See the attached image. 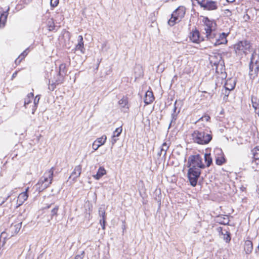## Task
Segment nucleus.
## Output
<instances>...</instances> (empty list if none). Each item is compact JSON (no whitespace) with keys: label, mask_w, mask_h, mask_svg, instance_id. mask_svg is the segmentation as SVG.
<instances>
[{"label":"nucleus","mask_w":259,"mask_h":259,"mask_svg":"<svg viewBox=\"0 0 259 259\" xmlns=\"http://www.w3.org/2000/svg\"><path fill=\"white\" fill-rule=\"evenodd\" d=\"M218 222L220 224L227 225L229 223V220L228 218H225L224 217H220L219 218Z\"/></svg>","instance_id":"obj_37"},{"label":"nucleus","mask_w":259,"mask_h":259,"mask_svg":"<svg viewBox=\"0 0 259 259\" xmlns=\"http://www.w3.org/2000/svg\"><path fill=\"white\" fill-rule=\"evenodd\" d=\"M118 104L119 106L121 111L127 112L130 109V104L128 102V98L127 96H123L118 102Z\"/></svg>","instance_id":"obj_11"},{"label":"nucleus","mask_w":259,"mask_h":259,"mask_svg":"<svg viewBox=\"0 0 259 259\" xmlns=\"http://www.w3.org/2000/svg\"><path fill=\"white\" fill-rule=\"evenodd\" d=\"M5 244V241H4L3 244V246Z\"/></svg>","instance_id":"obj_50"},{"label":"nucleus","mask_w":259,"mask_h":259,"mask_svg":"<svg viewBox=\"0 0 259 259\" xmlns=\"http://www.w3.org/2000/svg\"><path fill=\"white\" fill-rule=\"evenodd\" d=\"M82 171V165L79 164L74 167L73 171H72L69 178H72L73 181H76L77 178H79L81 175Z\"/></svg>","instance_id":"obj_15"},{"label":"nucleus","mask_w":259,"mask_h":259,"mask_svg":"<svg viewBox=\"0 0 259 259\" xmlns=\"http://www.w3.org/2000/svg\"><path fill=\"white\" fill-rule=\"evenodd\" d=\"M59 2V0H51L50 5L52 7L55 8L58 6Z\"/></svg>","instance_id":"obj_39"},{"label":"nucleus","mask_w":259,"mask_h":259,"mask_svg":"<svg viewBox=\"0 0 259 259\" xmlns=\"http://www.w3.org/2000/svg\"><path fill=\"white\" fill-rule=\"evenodd\" d=\"M259 72V55L255 52L252 54L249 64V75L250 78L254 79Z\"/></svg>","instance_id":"obj_6"},{"label":"nucleus","mask_w":259,"mask_h":259,"mask_svg":"<svg viewBox=\"0 0 259 259\" xmlns=\"http://www.w3.org/2000/svg\"><path fill=\"white\" fill-rule=\"evenodd\" d=\"M215 163L218 165H222L226 162L224 154L222 149L219 148H215L213 151Z\"/></svg>","instance_id":"obj_10"},{"label":"nucleus","mask_w":259,"mask_h":259,"mask_svg":"<svg viewBox=\"0 0 259 259\" xmlns=\"http://www.w3.org/2000/svg\"><path fill=\"white\" fill-rule=\"evenodd\" d=\"M193 142L199 145L208 144L212 139V134L208 126L195 130L191 134Z\"/></svg>","instance_id":"obj_1"},{"label":"nucleus","mask_w":259,"mask_h":259,"mask_svg":"<svg viewBox=\"0 0 259 259\" xmlns=\"http://www.w3.org/2000/svg\"><path fill=\"white\" fill-rule=\"evenodd\" d=\"M228 36V34L225 33V32H223L220 33L219 35V37L216 38L215 41L214 43V46H217L220 45H225L227 44L228 40L227 39V36Z\"/></svg>","instance_id":"obj_16"},{"label":"nucleus","mask_w":259,"mask_h":259,"mask_svg":"<svg viewBox=\"0 0 259 259\" xmlns=\"http://www.w3.org/2000/svg\"><path fill=\"white\" fill-rule=\"evenodd\" d=\"M54 169V167H52L44 172L35 185L36 191L41 192L51 186L53 180Z\"/></svg>","instance_id":"obj_2"},{"label":"nucleus","mask_w":259,"mask_h":259,"mask_svg":"<svg viewBox=\"0 0 259 259\" xmlns=\"http://www.w3.org/2000/svg\"><path fill=\"white\" fill-rule=\"evenodd\" d=\"M235 85L236 83L234 79L229 78L226 80L225 84V88L227 90L231 91L234 89Z\"/></svg>","instance_id":"obj_21"},{"label":"nucleus","mask_w":259,"mask_h":259,"mask_svg":"<svg viewBox=\"0 0 259 259\" xmlns=\"http://www.w3.org/2000/svg\"><path fill=\"white\" fill-rule=\"evenodd\" d=\"M8 13L7 12H3L0 16V28L4 27L6 23Z\"/></svg>","instance_id":"obj_25"},{"label":"nucleus","mask_w":259,"mask_h":259,"mask_svg":"<svg viewBox=\"0 0 259 259\" xmlns=\"http://www.w3.org/2000/svg\"><path fill=\"white\" fill-rule=\"evenodd\" d=\"M92 147L93 149L95 151H96L100 147V146H98V145L97 143H96L95 141H94V143H93Z\"/></svg>","instance_id":"obj_42"},{"label":"nucleus","mask_w":259,"mask_h":259,"mask_svg":"<svg viewBox=\"0 0 259 259\" xmlns=\"http://www.w3.org/2000/svg\"><path fill=\"white\" fill-rule=\"evenodd\" d=\"M169 147V144H167L166 142H164L162 144L161 147V149H160L161 154L162 153V152H163L164 153L163 154L165 155L166 154V151L168 149Z\"/></svg>","instance_id":"obj_34"},{"label":"nucleus","mask_w":259,"mask_h":259,"mask_svg":"<svg viewBox=\"0 0 259 259\" xmlns=\"http://www.w3.org/2000/svg\"><path fill=\"white\" fill-rule=\"evenodd\" d=\"M17 75V72H15V73H13L12 77H14L15 76V75Z\"/></svg>","instance_id":"obj_48"},{"label":"nucleus","mask_w":259,"mask_h":259,"mask_svg":"<svg viewBox=\"0 0 259 259\" xmlns=\"http://www.w3.org/2000/svg\"><path fill=\"white\" fill-rule=\"evenodd\" d=\"M59 209V207L58 205H56L54 208H53L51 210V219H52L54 217H57L58 213V210Z\"/></svg>","instance_id":"obj_35"},{"label":"nucleus","mask_w":259,"mask_h":259,"mask_svg":"<svg viewBox=\"0 0 259 259\" xmlns=\"http://www.w3.org/2000/svg\"><path fill=\"white\" fill-rule=\"evenodd\" d=\"M253 249L252 242L249 240H247L244 242V250L246 254H250Z\"/></svg>","instance_id":"obj_22"},{"label":"nucleus","mask_w":259,"mask_h":259,"mask_svg":"<svg viewBox=\"0 0 259 259\" xmlns=\"http://www.w3.org/2000/svg\"><path fill=\"white\" fill-rule=\"evenodd\" d=\"M100 223L102 226V229H105V223H106V219H101L100 220Z\"/></svg>","instance_id":"obj_40"},{"label":"nucleus","mask_w":259,"mask_h":259,"mask_svg":"<svg viewBox=\"0 0 259 259\" xmlns=\"http://www.w3.org/2000/svg\"><path fill=\"white\" fill-rule=\"evenodd\" d=\"M34 98V94L33 93H29L25 99L24 106L25 108H27V105L31 102L32 100Z\"/></svg>","instance_id":"obj_27"},{"label":"nucleus","mask_w":259,"mask_h":259,"mask_svg":"<svg viewBox=\"0 0 259 259\" xmlns=\"http://www.w3.org/2000/svg\"><path fill=\"white\" fill-rule=\"evenodd\" d=\"M22 227V222L18 223H12L11 225L9 231L11 232V236H13L17 234Z\"/></svg>","instance_id":"obj_17"},{"label":"nucleus","mask_w":259,"mask_h":259,"mask_svg":"<svg viewBox=\"0 0 259 259\" xmlns=\"http://www.w3.org/2000/svg\"><path fill=\"white\" fill-rule=\"evenodd\" d=\"M188 166L199 168L201 169L205 167V165L202 161V158L199 154L191 155L188 158Z\"/></svg>","instance_id":"obj_8"},{"label":"nucleus","mask_w":259,"mask_h":259,"mask_svg":"<svg viewBox=\"0 0 259 259\" xmlns=\"http://www.w3.org/2000/svg\"><path fill=\"white\" fill-rule=\"evenodd\" d=\"M39 99L40 98L38 96H36L34 99V101H33V108L32 109V114H34L35 111H36V108L37 107V105L38 104V102H39Z\"/></svg>","instance_id":"obj_33"},{"label":"nucleus","mask_w":259,"mask_h":259,"mask_svg":"<svg viewBox=\"0 0 259 259\" xmlns=\"http://www.w3.org/2000/svg\"><path fill=\"white\" fill-rule=\"evenodd\" d=\"M210 119V117L208 115H204L198 119V122L203 120L208 121Z\"/></svg>","instance_id":"obj_38"},{"label":"nucleus","mask_w":259,"mask_h":259,"mask_svg":"<svg viewBox=\"0 0 259 259\" xmlns=\"http://www.w3.org/2000/svg\"><path fill=\"white\" fill-rule=\"evenodd\" d=\"M217 231L220 234L224 236L223 239L226 242H229L230 241L231 236L229 232L228 228L227 229H224L223 230V228L221 227H220L217 228Z\"/></svg>","instance_id":"obj_18"},{"label":"nucleus","mask_w":259,"mask_h":259,"mask_svg":"<svg viewBox=\"0 0 259 259\" xmlns=\"http://www.w3.org/2000/svg\"><path fill=\"white\" fill-rule=\"evenodd\" d=\"M64 79L65 76L64 74H59V73H58L57 74V78L55 80V83L58 85L62 84L63 83Z\"/></svg>","instance_id":"obj_31"},{"label":"nucleus","mask_w":259,"mask_h":259,"mask_svg":"<svg viewBox=\"0 0 259 259\" xmlns=\"http://www.w3.org/2000/svg\"><path fill=\"white\" fill-rule=\"evenodd\" d=\"M252 164L255 171H259V145L256 146L251 150Z\"/></svg>","instance_id":"obj_9"},{"label":"nucleus","mask_w":259,"mask_h":259,"mask_svg":"<svg viewBox=\"0 0 259 259\" xmlns=\"http://www.w3.org/2000/svg\"><path fill=\"white\" fill-rule=\"evenodd\" d=\"M155 98L153 92L150 88V90L146 92L144 97V103L146 105L151 104L154 100Z\"/></svg>","instance_id":"obj_19"},{"label":"nucleus","mask_w":259,"mask_h":259,"mask_svg":"<svg viewBox=\"0 0 259 259\" xmlns=\"http://www.w3.org/2000/svg\"><path fill=\"white\" fill-rule=\"evenodd\" d=\"M200 5L207 10H215L218 9L217 3L214 1H207L205 2V1L203 4Z\"/></svg>","instance_id":"obj_14"},{"label":"nucleus","mask_w":259,"mask_h":259,"mask_svg":"<svg viewBox=\"0 0 259 259\" xmlns=\"http://www.w3.org/2000/svg\"><path fill=\"white\" fill-rule=\"evenodd\" d=\"M257 196H258V197L259 198V189L257 191Z\"/></svg>","instance_id":"obj_49"},{"label":"nucleus","mask_w":259,"mask_h":259,"mask_svg":"<svg viewBox=\"0 0 259 259\" xmlns=\"http://www.w3.org/2000/svg\"><path fill=\"white\" fill-rule=\"evenodd\" d=\"M47 27L50 31H53L55 29L56 26L52 19L48 21Z\"/></svg>","instance_id":"obj_36"},{"label":"nucleus","mask_w":259,"mask_h":259,"mask_svg":"<svg viewBox=\"0 0 259 259\" xmlns=\"http://www.w3.org/2000/svg\"><path fill=\"white\" fill-rule=\"evenodd\" d=\"M107 140V137L105 135H103L101 137L97 139L95 141L96 143L98 145V146H101L104 145Z\"/></svg>","instance_id":"obj_29"},{"label":"nucleus","mask_w":259,"mask_h":259,"mask_svg":"<svg viewBox=\"0 0 259 259\" xmlns=\"http://www.w3.org/2000/svg\"><path fill=\"white\" fill-rule=\"evenodd\" d=\"M252 105L254 110L259 109V100L256 97L251 98Z\"/></svg>","instance_id":"obj_32"},{"label":"nucleus","mask_w":259,"mask_h":259,"mask_svg":"<svg viewBox=\"0 0 259 259\" xmlns=\"http://www.w3.org/2000/svg\"><path fill=\"white\" fill-rule=\"evenodd\" d=\"M28 49H26L24 50L19 56L15 60V63L16 64H19L21 61L25 58L26 56L28 54Z\"/></svg>","instance_id":"obj_26"},{"label":"nucleus","mask_w":259,"mask_h":259,"mask_svg":"<svg viewBox=\"0 0 259 259\" xmlns=\"http://www.w3.org/2000/svg\"><path fill=\"white\" fill-rule=\"evenodd\" d=\"M58 84H56L55 82H53L51 84L49 85V89L51 91H54L56 88V86L58 85Z\"/></svg>","instance_id":"obj_41"},{"label":"nucleus","mask_w":259,"mask_h":259,"mask_svg":"<svg viewBox=\"0 0 259 259\" xmlns=\"http://www.w3.org/2000/svg\"><path fill=\"white\" fill-rule=\"evenodd\" d=\"M204 160L206 163V167H209L212 164V158L210 153H205L204 154Z\"/></svg>","instance_id":"obj_30"},{"label":"nucleus","mask_w":259,"mask_h":259,"mask_svg":"<svg viewBox=\"0 0 259 259\" xmlns=\"http://www.w3.org/2000/svg\"><path fill=\"white\" fill-rule=\"evenodd\" d=\"M101 216L102 217V219H106V212H105V211H103L101 214Z\"/></svg>","instance_id":"obj_44"},{"label":"nucleus","mask_w":259,"mask_h":259,"mask_svg":"<svg viewBox=\"0 0 259 259\" xmlns=\"http://www.w3.org/2000/svg\"><path fill=\"white\" fill-rule=\"evenodd\" d=\"M67 72V68L65 63H62L59 65L58 73L64 74L65 76Z\"/></svg>","instance_id":"obj_28"},{"label":"nucleus","mask_w":259,"mask_h":259,"mask_svg":"<svg viewBox=\"0 0 259 259\" xmlns=\"http://www.w3.org/2000/svg\"><path fill=\"white\" fill-rule=\"evenodd\" d=\"M232 48L237 56L242 57L251 52L252 44L250 41L244 39L235 43Z\"/></svg>","instance_id":"obj_4"},{"label":"nucleus","mask_w":259,"mask_h":259,"mask_svg":"<svg viewBox=\"0 0 259 259\" xmlns=\"http://www.w3.org/2000/svg\"><path fill=\"white\" fill-rule=\"evenodd\" d=\"M122 131V126H120V127L116 128L115 130L113 132V135L112 137V144H114L116 142L117 139H116L115 138L119 137L121 134Z\"/></svg>","instance_id":"obj_23"},{"label":"nucleus","mask_w":259,"mask_h":259,"mask_svg":"<svg viewBox=\"0 0 259 259\" xmlns=\"http://www.w3.org/2000/svg\"><path fill=\"white\" fill-rule=\"evenodd\" d=\"M186 12V9L184 6L178 7L171 13V16L167 21V24L172 27L179 23L184 18Z\"/></svg>","instance_id":"obj_5"},{"label":"nucleus","mask_w":259,"mask_h":259,"mask_svg":"<svg viewBox=\"0 0 259 259\" xmlns=\"http://www.w3.org/2000/svg\"><path fill=\"white\" fill-rule=\"evenodd\" d=\"M204 30L205 36L207 39L212 40L215 39L218 35L216 30L217 24L214 20H210L207 17H204L203 19Z\"/></svg>","instance_id":"obj_3"},{"label":"nucleus","mask_w":259,"mask_h":259,"mask_svg":"<svg viewBox=\"0 0 259 259\" xmlns=\"http://www.w3.org/2000/svg\"><path fill=\"white\" fill-rule=\"evenodd\" d=\"M78 44L76 45L75 49L76 51H80L82 53H84V42L82 35L78 37Z\"/></svg>","instance_id":"obj_20"},{"label":"nucleus","mask_w":259,"mask_h":259,"mask_svg":"<svg viewBox=\"0 0 259 259\" xmlns=\"http://www.w3.org/2000/svg\"><path fill=\"white\" fill-rule=\"evenodd\" d=\"M197 3L199 4V5H201V4H203V2H204V1L205 0H196Z\"/></svg>","instance_id":"obj_45"},{"label":"nucleus","mask_w":259,"mask_h":259,"mask_svg":"<svg viewBox=\"0 0 259 259\" xmlns=\"http://www.w3.org/2000/svg\"><path fill=\"white\" fill-rule=\"evenodd\" d=\"M106 174V170L104 167L101 166L98 170L97 174L93 176L96 180H99L102 176Z\"/></svg>","instance_id":"obj_24"},{"label":"nucleus","mask_w":259,"mask_h":259,"mask_svg":"<svg viewBox=\"0 0 259 259\" xmlns=\"http://www.w3.org/2000/svg\"><path fill=\"white\" fill-rule=\"evenodd\" d=\"M226 1L229 3H233L235 1V0H226Z\"/></svg>","instance_id":"obj_46"},{"label":"nucleus","mask_w":259,"mask_h":259,"mask_svg":"<svg viewBox=\"0 0 259 259\" xmlns=\"http://www.w3.org/2000/svg\"><path fill=\"white\" fill-rule=\"evenodd\" d=\"M257 1L258 2H259V0H257Z\"/></svg>","instance_id":"obj_51"},{"label":"nucleus","mask_w":259,"mask_h":259,"mask_svg":"<svg viewBox=\"0 0 259 259\" xmlns=\"http://www.w3.org/2000/svg\"><path fill=\"white\" fill-rule=\"evenodd\" d=\"M189 38L192 42L196 44H199L203 40V39H201L200 37L199 30L196 28L192 30L190 33Z\"/></svg>","instance_id":"obj_12"},{"label":"nucleus","mask_w":259,"mask_h":259,"mask_svg":"<svg viewBox=\"0 0 259 259\" xmlns=\"http://www.w3.org/2000/svg\"><path fill=\"white\" fill-rule=\"evenodd\" d=\"M225 13L227 16H231L232 15V12L229 9H226L225 10Z\"/></svg>","instance_id":"obj_43"},{"label":"nucleus","mask_w":259,"mask_h":259,"mask_svg":"<svg viewBox=\"0 0 259 259\" xmlns=\"http://www.w3.org/2000/svg\"><path fill=\"white\" fill-rule=\"evenodd\" d=\"M188 167L189 168L188 171V178L191 185L195 187L196 186L198 180L201 175V169L191 166Z\"/></svg>","instance_id":"obj_7"},{"label":"nucleus","mask_w":259,"mask_h":259,"mask_svg":"<svg viewBox=\"0 0 259 259\" xmlns=\"http://www.w3.org/2000/svg\"><path fill=\"white\" fill-rule=\"evenodd\" d=\"M29 187H27L25 192H22L18 195L17 200V207L22 205L28 197V192Z\"/></svg>","instance_id":"obj_13"},{"label":"nucleus","mask_w":259,"mask_h":259,"mask_svg":"<svg viewBox=\"0 0 259 259\" xmlns=\"http://www.w3.org/2000/svg\"><path fill=\"white\" fill-rule=\"evenodd\" d=\"M51 207V204L48 205L47 207H45L44 209H48Z\"/></svg>","instance_id":"obj_47"}]
</instances>
